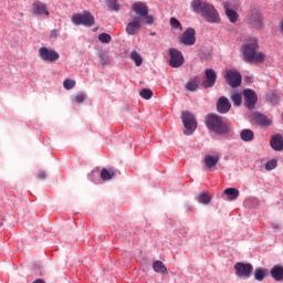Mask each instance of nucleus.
Instances as JSON below:
<instances>
[{
    "instance_id": "27",
    "label": "nucleus",
    "mask_w": 283,
    "mask_h": 283,
    "mask_svg": "<svg viewBox=\"0 0 283 283\" xmlns=\"http://www.w3.org/2000/svg\"><path fill=\"white\" fill-rule=\"evenodd\" d=\"M116 176V170H107L106 168H103L101 170V178L103 180H112Z\"/></svg>"
},
{
    "instance_id": "42",
    "label": "nucleus",
    "mask_w": 283,
    "mask_h": 283,
    "mask_svg": "<svg viewBox=\"0 0 283 283\" xmlns=\"http://www.w3.org/2000/svg\"><path fill=\"white\" fill-rule=\"evenodd\" d=\"M36 176H38L39 180H45V178H48V174H45V171H43V170H39L36 172Z\"/></svg>"
},
{
    "instance_id": "25",
    "label": "nucleus",
    "mask_w": 283,
    "mask_h": 283,
    "mask_svg": "<svg viewBox=\"0 0 283 283\" xmlns=\"http://www.w3.org/2000/svg\"><path fill=\"white\" fill-rule=\"evenodd\" d=\"M223 193L228 196V200H238L240 197V190L235 188H227Z\"/></svg>"
},
{
    "instance_id": "17",
    "label": "nucleus",
    "mask_w": 283,
    "mask_h": 283,
    "mask_svg": "<svg viewBox=\"0 0 283 283\" xmlns=\"http://www.w3.org/2000/svg\"><path fill=\"white\" fill-rule=\"evenodd\" d=\"M231 109V102H229V98L221 96L219 97L217 102V111L219 114H229V111Z\"/></svg>"
},
{
    "instance_id": "11",
    "label": "nucleus",
    "mask_w": 283,
    "mask_h": 283,
    "mask_svg": "<svg viewBox=\"0 0 283 283\" xmlns=\"http://www.w3.org/2000/svg\"><path fill=\"white\" fill-rule=\"evenodd\" d=\"M243 96L245 107L248 109H255V105L258 104V94L255 91L247 88L243 91Z\"/></svg>"
},
{
    "instance_id": "31",
    "label": "nucleus",
    "mask_w": 283,
    "mask_h": 283,
    "mask_svg": "<svg viewBox=\"0 0 283 283\" xmlns=\"http://www.w3.org/2000/svg\"><path fill=\"white\" fill-rule=\"evenodd\" d=\"M198 202L201 205H209V202H211V196L207 192H200L198 196Z\"/></svg>"
},
{
    "instance_id": "37",
    "label": "nucleus",
    "mask_w": 283,
    "mask_h": 283,
    "mask_svg": "<svg viewBox=\"0 0 283 283\" xmlns=\"http://www.w3.org/2000/svg\"><path fill=\"white\" fill-rule=\"evenodd\" d=\"M98 41H101V43H109L112 41V35L102 33L98 35Z\"/></svg>"
},
{
    "instance_id": "32",
    "label": "nucleus",
    "mask_w": 283,
    "mask_h": 283,
    "mask_svg": "<svg viewBox=\"0 0 283 283\" xmlns=\"http://www.w3.org/2000/svg\"><path fill=\"white\" fill-rule=\"evenodd\" d=\"M139 96H142V98H145V101H149L151 96H154V91L149 88H144L139 92Z\"/></svg>"
},
{
    "instance_id": "16",
    "label": "nucleus",
    "mask_w": 283,
    "mask_h": 283,
    "mask_svg": "<svg viewBox=\"0 0 283 283\" xmlns=\"http://www.w3.org/2000/svg\"><path fill=\"white\" fill-rule=\"evenodd\" d=\"M143 20L140 18H133V20L126 27V34L134 36L137 32L140 31Z\"/></svg>"
},
{
    "instance_id": "15",
    "label": "nucleus",
    "mask_w": 283,
    "mask_h": 283,
    "mask_svg": "<svg viewBox=\"0 0 283 283\" xmlns=\"http://www.w3.org/2000/svg\"><path fill=\"white\" fill-rule=\"evenodd\" d=\"M179 41L182 45H196V29H187L179 38Z\"/></svg>"
},
{
    "instance_id": "7",
    "label": "nucleus",
    "mask_w": 283,
    "mask_h": 283,
    "mask_svg": "<svg viewBox=\"0 0 283 283\" xmlns=\"http://www.w3.org/2000/svg\"><path fill=\"white\" fill-rule=\"evenodd\" d=\"M224 80L232 88L240 87V85H242V74L237 70H227L224 73Z\"/></svg>"
},
{
    "instance_id": "35",
    "label": "nucleus",
    "mask_w": 283,
    "mask_h": 283,
    "mask_svg": "<svg viewBox=\"0 0 283 283\" xmlns=\"http://www.w3.org/2000/svg\"><path fill=\"white\" fill-rule=\"evenodd\" d=\"M255 120L260 123V125H269V118L262 114H256L255 115Z\"/></svg>"
},
{
    "instance_id": "30",
    "label": "nucleus",
    "mask_w": 283,
    "mask_h": 283,
    "mask_svg": "<svg viewBox=\"0 0 283 283\" xmlns=\"http://www.w3.org/2000/svg\"><path fill=\"white\" fill-rule=\"evenodd\" d=\"M230 98L235 107H240L242 105V94L232 93Z\"/></svg>"
},
{
    "instance_id": "19",
    "label": "nucleus",
    "mask_w": 283,
    "mask_h": 283,
    "mask_svg": "<svg viewBox=\"0 0 283 283\" xmlns=\"http://www.w3.org/2000/svg\"><path fill=\"white\" fill-rule=\"evenodd\" d=\"M223 9H224L226 15L228 17L230 23H235L238 21V12H235V10L231 9V2H229V1L223 2Z\"/></svg>"
},
{
    "instance_id": "40",
    "label": "nucleus",
    "mask_w": 283,
    "mask_h": 283,
    "mask_svg": "<svg viewBox=\"0 0 283 283\" xmlns=\"http://www.w3.org/2000/svg\"><path fill=\"white\" fill-rule=\"evenodd\" d=\"M75 103H83L85 101L84 93H80L74 97Z\"/></svg>"
},
{
    "instance_id": "45",
    "label": "nucleus",
    "mask_w": 283,
    "mask_h": 283,
    "mask_svg": "<svg viewBox=\"0 0 283 283\" xmlns=\"http://www.w3.org/2000/svg\"><path fill=\"white\" fill-rule=\"evenodd\" d=\"M33 283H45V281L43 279H38Z\"/></svg>"
},
{
    "instance_id": "3",
    "label": "nucleus",
    "mask_w": 283,
    "mask_h": 283,
    "mask_svg": "<svg viewBox=\"0 0 283 283\" xmlns=\"http://www.w3.org/2000/svg\"><path fill=\"white\" fill-rule=\"evenodd\" d=\"M248 25L253 30L264 29V17L262 11L258 8H251L247 15Z\"/></svg>"
},
{
    "instance_id": "2",
    "label": "nucleus",
    "mask_w": 283,
    "mask_h": 283,
    "mask_svg": "<svg viewBox=\"0 0 283 283\" xmlns=\"http://www.w3.org/2000/svg\"><path fill=\"white\" fill-rule=\"evenodd\" d=\"M206 126L210 132L218 134L219 136H227L231 134V124L224 122L222 116L210 113L206 116Z\"/></svg>"
},
{
    "instance_id": "5",
    "label": "nucleus",
    "mask_w": 283,
    "mask_h": 283,
    "mask_svg": "<svg viewBox=\"0 0 283 283\" xmlns=\"http://www.w3.org/2000/svg\"><path fill=\"white\" fill-rule=\"evenodd\" d=\"M73 25H84L85 28H92L96 21L94 20V15L92 12L84 11L83 13H75L71 18Z\"/></svg>"
},
{
    "instance_id": "44",
    "label": "nucleus",
    "mask_w": 283,
    "mask_h": 283,
    "mask_svg": "<svg viewBox=\"0 0 283 283\" xmlns=\"http://www.w3.org/2000/svg\"><path fill=\"white\" fill-rule=\"evenodd\" d=\"M279 98L280 97H277V94H275V93H273L272 95H271V101H279Z\"/></svg>"
},
{
    "instance_id": "8",
    "label": "nucleus",
    "mask_w": 283,
    "mask_h": 283,
    "mask_svg": "<svg viewBox=\"0 0 283 283\" xmlns=\"http://www.w3.org/2000/svg\"><path fill=\"white\" fill-rule=\"evenodd\" d=\"M235 275L243 280H249L251 273H253V265L251 263L238 262L234 264Z\"/></svg>"
},
{
    "instance_id": "22",
    "label": "nucleus",
    "mask_w": 283,
    "mask_h": 283,
    "mask_svg": "<svg viewBox=\"0 0 283 283\" xmlns=\"http://www.w3.org/2000/svg\"><path fill=\"white\" fill-rule=\"evenodd\" d=\"M271 276L275 282H283V268L281 265H274L271 270Z\"/></svg>"
},
{
    "instance_id": "4",
    "label": "nucleus",
    "mask_w": 283,
    "mask_h": 283,
    "mask_svg": "<svg viewBox=\"0 0 283 283\" xmlns=\"http://www.w3.org/2000/svg\"><path fill=\"white\" fill-rule=\"evenodd\" d=\"M181 120L184 123V134L186 136H191L198 127V122L196 117L189 111H184L181 114Z\"/></svg>"
},
{
    "instance_id": "20",
    "label": "nucleus",
    "mask_w": 283,
    "mask_h": 283,
    "mask_svg": "<svg viewBox=\"0 0 283 283\" xmlns=\"http://www.w3.org/2000/svg\"><path fill=\"white\" fill-rule=\"evenodd\" d=\"M270 145L274 151H283V137L280 134L272 136Z\"/></svg>"
},
{
    "instance_id": "9",
    "label": "nucleus",
    "mask_w": 283,
    "mask_h": 283,
    "mask_svg": "<svg viewBox=\"0 0 283 283\" xmlns=\"http://www.w3.org/2000/svg\"><path fill=\"white\" fill-rule=\"evenodd\" d=\"M201 17L207 21V23H220V13H218V10L213 4L207 7L201 13Z\"/></svg>"
},
{
    "instance_id": "36",
    "label": "nucleus",
    "mask_w": 283,
    "mask_h": 283,
    "mask_svg": "<svg viewBox=\"0 0 283 283\" xmlns=\"http://www.w3.org/2000/svg\"><path fill=\"white\" fill-rule=\"evenodd\" d=\"M275 167H277V160H275V159H272L265 164L266 171H273V169H275Z\"/></svg>"
},
{
    "instance_id": "23",
    "label": "nucleus",
    "mask_w": 283,
    "mask_h": 283,
    "mask_svg": "<svg viewBox=\"0 0 283 283\" xmlns=\"http://www.w3.org/2000/svg\"><path fill=\"white\" fill-rule=\"evenodd\" d=\"M200 81L199 76H195L192 78H190L187 84L185 85V90H187V92H196V90H198V82Z\"/></svg>"
},
{
    "instance_id": "33",
    "label": "nucleus",
    "mask_w": 283,
    "mask_h": 283,
    "mask_svg": "<svg viewBox=\"0 0 283 283\" xmlns=\"http://www.w3.org/2000/svg\"><path fill=\"white\" fill-rule=\"evenodd\" d=\"M106 6L109 8V10H114V12H118V10H120L118 0H107Z\"/></svg>"
},
{
    "instance_id": "12",
    "label": "nucleus",
    "mask_w": 283,
    "mask_h": 283,
    "mask_svg": "<svg viewBox=\"0 0 283 283\" xmlns=\"http://www.w3.org/2000/svg\"><path fill=\"white\" fill-rule=\"evenodd\" d=\"M31 12L34 17H50L48 4L43 3L41 0H36L32 3Z\"/></svg>"
},
{
    "instance_id": "14",
    "label": "nucleus",
    "mask_w": 283,
    "mask_h": 283,
    "mask_svg": "<svg viewBox=\"0 0 283 283\" xmlns=\"http://www.w3.org/2000/svg\"><path fill=\"white\" fill-rule=\"evenodd\" d=\"M132 10L137 15L135 18H140V21H143V17H147L149 14V7L143 1H137L132 4Z\"/></svg>"
},
{
    "instance_id": "38",
    "label": "nucleus",
    "mask_w": 283,
    "mask_h": 283,
    "mask_svg": "<svg viewBox=\"0 0 283 283\" xmlns=\"http://www.w3.org/2000/svg\"><path fill=\"white\" fill-rule=\"evenodd\" d=\"M99 61H101L102 65H107V63H109V57L107 56V53L101 52Z\"/></svg>"
},
{
    "instance_id": "10",
    "label": "nucleus",
    "mask_w": 283,
    "mask_h": 283,
    "mask_svg": "<svg viewBox=\"0 0 283 283\" xmlns=\"http://www.w3.org/2000/svg\"><path fill=\"white\" fill-rule=\"evenodd\" d=\"M169 56L170 67H182V65L185 64V56H182V52H180L179 50L175 48L169 49Z\"/></svg>"
},
{
    "instance_id": "13",
    "label": "nucleus",
    "mask_w": 283,
    "mask_h": 283,
    "mask_svg": "<svg viewBox=\"0 0 283 283\" xmlns=\"http://www.w3.org/2000/svg\"><path fill=\"white\" fill-rule=\"evenodd\" d=\"M205 81L201 83L203 90H209V87H213L216 82L218 81V74L213 71V69H207L205 71Z\"/></svg>"
},
{
    "instance_id": "28",
    "label": "nucleus",
    "mask_w": 283,
    "mask_h": 283,
    "mask_svg": "<svg viewBox=\"0 0 283 283\" xmlns=\"http://www.w3.org/2000/svg\"><path fill=\"white\" fill-rule=\"evenodd\" d=\"M130 59L132 61H134L137 67H140L143 65V56L140 55V53H138V51H132Z\"/></svg>"
},
{
    "instance_id": "1",
    "label": "nucleus",
    "mask_w": 283,
    "mask_h": 283,
    "mask_svg": "<svg viewBox=\"0 0 283 283\" xmlns=\"http://www.w3.org/2000/svg\"><path fill=\"white\" fill-rule=\"evenodd\" d=\"M260 50V41L258 38L250 36L241 45V53L245 63H264L266 61V54Z\"/></svg>"
},
{
    "instance_id": "43",
    "label": "nucleus",
    "mask_w": 283,
    "mask_h": 283,
    "mask_svg": "<svg viewBox=\"0 0 283 283\" xmlns=\"http://www.w3.org/2000/svg\"><path fill=\"white\" fill-rule=\"evenodd\" d=\"M59 38V29H53L50 33V39H57Z\"/></svg>"
},
{
    "instance_id": "34",
    "label": "nucleus",
    "mask_w": 283,
    "mask_h": 283,
    "mask_svg": "<svg viewBox=\"0 0 283 283\" xmlns=\"http://www.w3.org/2000/svg\"><path fill=\"white\" fill-rule=\"evenodd\" d=\"M63 87H64V90H74V87H76V81L66 78L63 82Z\"/></svg>"
},
{
    "instance_id": "29",
    "label": "nucleus",
    "mask_w": 283,
    "mask_h": 283,
    "mask_svg": "<svg viewBox=\"0 0 283 283\" xmlns=\"http://www.w3.org/2000/svg\"><path fill=\"white\" fill-rule=\"evenodd\" d=\"M264 277H266V270L256 268L254 270V280H256V282H262Z\"/></svg>"
},
{
    "instance_id": "26",
    "label": "nucleus",
    "mask_w": 283,
    "mask_h": 283,
    "mask_svg": "<svg viewBox=\"0 0 283 283\" xmlns=\"http://www.w3.org/2000/svg\"><path fill=\"white\" fill-rule=\"evenodd\" d=\"M153 269L155 273H161L163 275H167V266L163 261H155L153 264Z\"/></svg>"
},
{
    "instance_id": "18",
    "label": "nucleus",
    "mask_w": 283,
    "mask_h": 283,
    "mask_svg": "<svg viewBox=\"0 0 283 283\" xmlns=\"http://www.w3.org/2000/svg\"><path fill=\"white\" fill-rule=\"evenodd\" d=\"M211 3L207 2V0H192L190 3V8L197 14H201L205 12V9Z\"/></svg>"
},
{
    "instance_id": "39",
    "label": "nucleus",
    "mask_w": 283,
    "mask_h": 283,
    "mask_svg": "<svg viewBox=\"0 0 283 283\" xmlns=\"http://www.w3.org/2000/svg\"><path fill=\"white\" fill-rule=\"evenodd\" d=\"M170 25H171V28H174L175 30H178V27L180 25V21H178V19H176V18H171V19H170Z\"/></svg>"
},
{
    "instance_id": "24",
    "label": "nucleus",
    "mask_w": 283,
    "mask_h": 283,
    "mask_svg": "<svg viewBox=\"0 0 283 283\" xmlns=\"http://www.w3.org/2000/svg\"><path fill=\"white\" fill-rule=\"evenodd\" d=\"M240 138L244 143H251V140H253V138H255V135L253 134V130H251V129H243L240 133Z\"/></svg>"
},
{
    "instance_id": "21",
    "label": "nucleus",
    "mask_w": 283,
    "mask_h": 283,
    "mask_svg": "<svg viewBox=\"0 0 283 283\" xmlns=\"http://www.w3.org/2000/svg\"><path fill=\"white\" fill-rule=\"evenodd\" d=\"M205 165H206V169H213V167H216V165H218V163H220V157L219 156H211V155H207L205 157L203 160Z\"/></svg>"
},
{
    "instance_id": "6",
    "label": "nucleus",
    "mask_w": 283,
    "mask_h": 283,
    "mask_svg": "<svg viewBox=\"0 0 283 283\" xmlns=\"http://www.w3.org/2000/svg\"><path fill=\"white\" fill-rule=\"evenodd\" d=\"M39 56L44 63H56L61 59V54L55 50L42 46L39 49Z\"/></svg>"
},
{
    "instance_id": "41",
    "label": "nucleus",
    "mask_w": 283,
    "mask_h": 283,
    "mask_svg": "<svg viewBox=\"0 0 283 283\" xmlns=\"http://www.w3.org/2000/svg\"><path fill=\"white\" fill-rule=\"evenodd\" d=\"M142 19H145L148 25H151L154 23V17L149 15V13H147L145 17H142Z\"/></svg>"
}]
</instances>
